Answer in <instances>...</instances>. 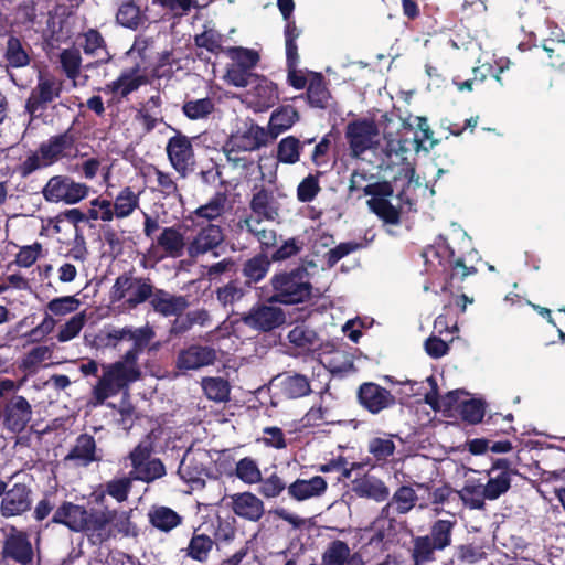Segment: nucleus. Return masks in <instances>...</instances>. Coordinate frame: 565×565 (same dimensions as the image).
<instances>
[{
    "instance_id": "nucleus-1",
    "label": "nucleus",
    "mask_w": 565,
    "mask_h": 565,
    "mask_svg": "<svg viewBox=\"0 0 565 565\" xmlns=\"http://www.w3.org/2000/svg\"><path fill=\"white\" fill-rule=\"evenodd\" d=\"M138 358L139 354L126 352L120 360L102 365L103 374L93 387L96 404H104L107 398L118 395L120 391L141 379Z\"/></svg>"
},
{
    "instance_id": "nucleus-2",
    "label": "nucleus",
    "mask_w": 565,
    "mask_h": 565,
    "mask_svg": "<svg viewBox=\"0 0 565 565\" xmlns=\"http://www.w3.org/2000/svg\"><path fill=\"white\" fill-rule=\"evenodd\" d=\"M270 286L273 295L268 298L269 303L298 305L312 297L310 274L302 265L275 273Z\"/></svg>"
},
{
    "instance_id": "nucleus-3",
    "label": "nucleus",
    "mask_w": 565,
    "mask_h": 565,
    "mask_svg": "<svg viewBox=\"0 0 565 565\" xmlns=\"http://www.w3.org/2000/svg\"><path fill=\"white\" fill-rule=\"evenodd\" d=\"M422 256L425 258L427 271L435 266L431 258L438 260V266L441 268L440 273L444 277L441 290L445 292L451 291L454 288H461L460 284L463 282L468 276L476 275L478 271L475 266H468L463 257L456 256L454 249L445 244L437 247H427Z\"/></svg>"
},
{
    "instance_id": "nucleus-4",
    "label": "nucleus",
    "mask_w": 565,
    "mask_h": 565,
    "mask_svg": "<svg viewBox=\"0 0 565 565\" xmlns=\"http://www.w3.org/2000/svg\"><path fill=\"white\" fill-rule=\"evenodd\" d=\"M154 292V286L149 277L135 276L134 270L119 275L111 287L110 299L114 302L124 301L129 309L149 301Z\"/></svg>"
},
{
    "instance_id": "nucleus-5",
    "label": "nucleus",
    "mask_w": 565,
    "mask_h": 565,
    "mask_svg": "<svg viewBox=\"0 0 565 565\" xmlns=\"http://www.w3.org/2000/svg\"><path fill=\"white\" fill-rule=\"evenodd\" d=\"M224 53L232 60V64L226 70V81L235 87L250 86L258 75L253 73V70L260 61L259 53L243 46L226 47Z\"/></svg>"
},
{
    "instance_id": "nucleus-6",
    "label": "nucleus",
    "mask_w": 565,
    "mask_h": 565,
    "mask_svg": "<svg viewBox=\"0 0 565 565\" xmlns=\"http://www.w3.org/2000/svg\"><path fill=\"white\" fill-rule=\"evenodd\" d=\"M63 85V79L54 75L40 74L38 76V82L31 89L24 105V110L31 119H39L43 116L50 104L61 96Z\"/></svg>"
},
{
    "instance_id": "nucleus-7",
    "label": "nucleus",
    "mask_w": 565,
    "mask_h": 565,
    "mask_svg": "<svg viewBox=\"0 0 565 565\" xmlns=\"http://www.w3.org/2000/svg\"><path fill=\"white\" fill-rule=\"evenodd\" d=\"M41 193L49 203L74 205L88 196L89 186L76 182L71 175L56 174L47 180Z\"/></svg>"
},
{
    "instance_id": "nucleus-8",
    "label": "nucleus",
    "mask_w": 565,
    "mask_h": 565,
    "mask_svg": "<svg viewBox=\"0 0 565 565\" xmlns=\"http://www.w3.org/2000/svg\"><path fill=\"white\" fill-rule=\"evenodd\" d=\"M379 127L372 119L361 118L350 121L345 127V139L350 156L359 159L363 153L379 146Z\"/></svg>"
},
{
    "instance_id": "nucleus-9",
    "label": "nucleus",
    "mask_w": 565,
    "mask_h": 565,
    "mask_svg": "<svg viewBox=\"0 0 565 565\" xmlns=\"http://www.w3.org/2000/svg\"><path fill=\"white\" fill-rule=\"evenodd\" d=\"M170 166L180 178H188L195 168L196 160L191 138L181 131L170 137L166 145Z\"/></svg>"
},
{
    "instance_id": "nucleus-10",
    "label": "nucleus",
    "mask_w": 565,
    "mask_h": 565,
    "mask_svg": "<svg viewBox=\"0 0 565 565\" xmlns=\"http://www.w3.org/2000/svg\"><path fill=\"white\" fill-rule=\"evenodd\" d=\"M34 493L31 486L15 482L11 487L4 481V491L0 501V515L4 519L25 518L33 508Z\"/></svg>"
},
{
    "instance_id": "nucleus-11",
    "label": "nucleus",
    "mask_w": 565,
    "mask_h": 565,
    "mask_svg": "<svg viewBox=\"0 0 565 565\" xmlns=\"http://www.w3.org/2000/svg\"><path fill=\"white\" fill-rule=\"evenodd\" d=\"M0 417L4 429L12 434L22 433L32 418L29 401L15 393L0 402Z\"/></svg>"
},
{
    "instance_id": "nucleus-12",
    "label": "nucleus",
    "mask_w": 565,
    "mask_h": 565,
    "mask_svg": "<svg viewBox=\"0 0 565 565\" xmlns=\"http://www.w3.org/2000/svg\"><path fill=\"white\" fill-rule=\"evenodd\" d=\"M241 321L255 331L270 332L286 322V313L280 307L257 302L242 316Z\"/></svg>"
},
{
    "instance_id": "nucleus-13",
    "label": "nucleus",
    "mask_w": 565,
    "mask_h": 565,
    "mask_svg": "<svg viewBox=\"0 0 565 565\" xmlns=\"http://www.w3.org/2000/svg\"><path fill=\"white\" fill-rule=\"evenodd\" d=\"M356 399L360 406L372 415H377L397 404V398L391 391L374 382L360 384Z\"/></svg>"
},
{
    "instance_id": "nucleus-14",
    "label": "nucleus",
    "mask_w": 565,
    "mask_h": 565,
    "mask_svg": "<svg viewBox=\"0 0 565 565\" xmlns=\"http://www.w3.org/2000/svg\"><path fill=\"white\" fill-rule=\"evenodd\" d=\"M516 473L511 460L498 458L492 461L491 467L486 471L488 480L483 483L490 501H495L508 493L511 489L512 477Z\"/></svg>"
},
{
    "instance_id": "nucleus-15",
    "label": "nucleus",
    "mask_w": 565,
    "mask_h": 565,
    "mask_svg": "<svg viewBox=\"0 0 565 565\" xmlns=\"http://www.w3.org/2000/svg\"><path fill=\"white\" fill-rule=\"evenodd\" d=\"M84 523L81 533H83L93 545L102 546L114 537L110 530V509L108 508H89Z\"/></svg>"
},
{
    "instance_id": "nucleus-16",
    "label": "nucleus",
    "mask_w": 565,
    "mask_h": 565,
    "mask_svg": "<svg viewBox=\"0 0 565 565\" xmlns=\"http://www.w3.org/2000/svg\"><path fill=\"white\" fill-rule=\"evenodd\" d=\"M154 337V331L151 327L145 326L134 328L126 326L120 329H113L105 335V345L116 348L120 341H131L132 347L127 352L140 354L149 345Z\"/></svg>"
},
{
    "instance_id": "nucleus-17",
    "label": "nucleus",
    "mask_w": 565,
    "mask_h": 565,
    "mask_svg": "<svg viewBox=\"0 0 565 565\" xmlns=\"http://www.w3.org/2000/svg\"><path fill=\"white\" fill-rule=\"evenodd\" d=\"M415 486L402 484L392 497L386 500V504L380 511V519L395 521L396 515H405L417 504L419 497L416 493Z\"/></svg>"
},
{
    "instance_id": "nucleus-18",
    "label": "nucleus",
    "mask_w": 565,
    "mask_h": 565,
    "mask_svg": "<svg viewBox=\"0 0 565 565\" xmlns=\"http://www.w3.org/2000/svg\"><path fill=\"white\" fill-rule=\"evenodd\" d=\"M12 530L13 532L7 535L3 541L2 559H12L21 565L31 564L34 553L28 533L18 531L15 527Z\"/></svg>"
},
{
    "instance_id": "nucleus-19",
    "label": "nucleus",
    "mask_w": 565,
    "mask_h": 565,
    "mask_svg": "<svg viewBox=\"0 0 565 565\" xmlns=\"http://www.w3.org/2000/svg\"><path fill=\"white\" fill-rule=\"evenodd\" d=\"M146 83L147 78L141 74V65L136 63L134 66L124 68L118 78L106 84L102 90L105 94H113L115 97L122 99L127 98Z\"/></svg>"
},
{
    "instance_id": "nucleus-20",
    "label": "nucleus",
    "mask_w": 565,
    "mask_h": 565,
    "mask_svg": "<svg viewBox=\"0 0 565 565\" xmlns=\"http://www.w3.org/2000/svg\"><path fill=\"white\" fill-rule=\"evenodd\" d=\"M224 242V233L220 225L207 224L199 230L195 236L188 243L186 254L195 259L209 252H213Z\"/></svg>"
},
{
    "instance_id": "nucleus-21",
    "label": "nucleus",
    "mask_w": 565,
    "mask_h": 565,
    "mask_svg": "<svg viewBox=\"0 0 565 565\" xmlns=\"http://www.w3.org/2000/svg\"><path fill=\"white\" fill-rule=\"evenodd\" d=\"M417 490H425L427 498L419 504L420 509L431 507L433 511L437 514L444 512V505L457 501V489L452 488L449 483L444 482L438 487L430 482H414Z\"/></svg>"
},
{
    "instance_id": "nucleus-22",
    "label": "nucleus",
    "mask_w": 565,
    "mask_h": 565,
    "mask_svg": "<svg viewBox=\"0 0 565 565\" xmlns=\"http://www.w3.org/2000/svg\"><path fill=\"white\" fill-rule=\"evenodd\" d=\"M76 137L73 128L70 127L64 132L52 136L47 141L39 146V151L43 154V159L52 164L58 160L68 157L70 152L74 149Z\"/></svg>"
},
{
    "instance_id": "nucleus-23",
    "label": "nucleus",
    "mask_w": 565,
    "mask_h": 565,
    "mask_svg": "<svg viewBox=\"0 0 565 565\" xmlns=\"http://www.w3.org/2000/svg\"><path fill=\"white\" fill-rule=\"evenodd\" d=\"M216 351L207 345L192 344L179 352L177 367L182 371L198 370L214 364Z\"/></svg>"
},
{
    "instance_id": "nucleus-24",
    "label": "nucleus",
    "mask_w": 565,
    "mask_h": 565,
    "mask_svg": "<svg viewBox=\"0 0 565 565\" xmlns=\"http://www.w3.org/2000/svg\"><path fill=\"white\" fill-rule=\"evenodd\" d=\"M149 302L152 309L163 317H179L189 307V301L184 296L172 295L156 287Z\"/></svg>"
},
{
    "instance_id": "nucleus-25",
    "label": "nucleus",
    "mask_w": 565,
    "mask_h": 565,
    "mask_svg": "<svg viewBox=\"0 0 565 565\" xmlns=\"http://www.w3.org/2000/svg\"><path fill=\"white\" fill-rule=\"evenodd\" d=\"M65 461L75 462L77 466L87 467L93 462L102 460L97 455L95 438L89 434H81L75 439L74 446L64 458Z\"/></svg>"
},
{
    "instance_id": "nucleus-26",
    "label": "nucleus",
    "mask_w": 565,
    "mask_h": 565,
    "mask_svg": "<svg viewBox=\"0 0 565 565\" xmlns=\"http://www.w3.org/2000/svg\"><path fill=\"white\" fill-rule=\"evenodd\" d=\"M352 491L359 498L384 502L390 498V488L383 480L372 475H364L352 481Z\"/></svg>"
},
{
    "instance_id": "nucleus-27",
    "label": "nucleus",
    "mask_w": 565,
    "mask_h": 565,
    "mask_svg": "<svg viewBox=\"0 0 565 565\" xmlns=\"http://www.w3.org/2000/svg\"><path fill=\"white\" fill-rule=\"evenodd\" d=\"M233 512L245 520L256 522L264 515L263 501L252 492L236 493L231 497Z\"/></svg>"
},
{
    "instance_id": "nucleus-28",
    "label": "nucleus",
    "mask_w": 565,
    "mask_h": 565,
    "mask_svg": "<svg viewBox=\"0 0 565 565\" xmlns=\"http://www.w3.org/2000/svg\"><path fill=\"white\" fill-rule=\"evenodd\" d=\"M271 262L265 253L256 254L246 259L239 270V276L244 286L252 288L260 282L268 274Z\"/></svg>"
},
{
    "instance_id": "nucleus-29",
    "label": "nucleus",
    "mask_w": 565,
    "mask_h": 565,
    "mask_svg": "<svg viewBox=\"0 0 565 565\" xmlns=\"http://www.w3.org/2000/svg\"><path fill=\"white\" fill-rule=\"evenodd\" d=\"M87 508L84 505L75 504L70 501H64L54 512L52 523L62 524L73 532L81 533Z\"/></svg>"
},
{
    "instance_id": "nucleus-30",
    "label": "nucleus",
    "mask_w": 565,
    "mask_h": 565,
    "mask_svg": "<svg viewBox=\"0 0 565 565\" xmlns=\"http://www.w3.org/2000/svg\"><path fill=\"white\" fill-rule=\"evenodd\" d=\"M227 140L231 141L233 147L250 152L267 145L268 131L256 124H252L245 131L231 135Z\"/></svg>"
},
{
    "instance_id": "nucleus-31",
    "label": "nucleus",
    "mask_w": 565,
    "mask_h": 565,
    "mask_svg": "<svg viewBox=\"0 0 565 565\" xmlns=\"http://www.w3.org/2000/svg\"><path fill=\"white\" fill-rule=\"evenodd\" d=\"M156 246L163 252L162 257L179 258L184 255L188 244L179 227L169 226L162 228Z\"/></svg>"
},
{
    "instance_id": "nucleus-32",
    "label": "nucleus",
    "mask_w": 565,
    "mask_h": 565,
    "mask_svg": "<svg viewBox=\"0 0 565 565\" xmlns=\"http://www.w3.org/2000/svg\"><path fill=\"white\" fill-rule=\"evenodd\" d=\"M327 488L328 483L321 476H315L308 480L298 478L287 487V493L295 501H305L320 497Z\"/></svg>"
},
{
    "instance_id": "nucleus-33",
    "label": "nucleus",
    "mask_w": 565,
    "mask_h": 565,
    "mask_svg": "<svg viewBox=\"0 0 565 565\" xmlns=\"http://www.w3.org/2000/svg\"><path fill=\"white\" fill-rule=\"evenodd\" d=\"M469 510H486V501H490L486 487L480 479H468L460 490H457V501Z\"/></svg>"
},
{
    "instance_id": "nucleus-34",
    "label": "nucleus",
    "mask_w": 565,
    "mask_h": 565,
    "mask_svg": "<svg viewBox=\"0 0 565 565\" xmlns=\"http://www.w3.org/2000/svg\"><path fill=\"white\" fill-rule=\"evenodd\" d=\"M306 96L308 104L313 108L327 109L330 106L332 96L321 73L310 72Z\"/></svg>"
},
{
    "instance_id": "nucleus-35",
    "label": "nucleus",
    "mask_w": 565,
    "mask_h": 565,
    "mask_svg": "<svg viewBox=\"0 0 565 565\" xmlns=\"http://www.w3.org/2000/svg\"><path fill=\"white\" fill-rule=\"evenodd\" d=\"M253 98L254 104L259 109H268L273 107L279 99L277 85L263 75H257L253 79Z\"/></svg>"
},
{
    "instance_id": "nucleus-36",
    "label": "nucleus",
    "mask_w": 565,
    "mask_h": 565,
    "mask_svg": "<svg viewBox=\"0 0 565 565\" xmlns=\"http://www.w3.org/2000/svg\"><path fill=\"white\" fill-rule=\"evenodd\" d=\"M140 206V192L131 186L122 188L113 201L116 218H127Z\"/></svg>"
},
{
    "instance_id": "nucleus-37",
    "label": "nucleus",
    "mask_w": 565,
    "mask_h": 565,
    "mask_svg": "<svg viewBox=\"0 0 565 565\" xmlns=\"http://www.w3.org/2000/svg\"><path fill=\"white\" fill-rule=\"evenodd\" d=\"M299 119L297 109L291 105H282L273 111L269 119V131L273 138L290 129Z\"/></svg>"
},
{
    "instance_id": "nucleus-38",
    "label": "nucleus",
    "mask_w": 565,
    "mask_h": 565,
    "mask_svg": "<svg viewBox=\"0 0 565 565\" xmlns=\"http://www.w3.org/2000/svg\"><path fill=\"white\" fill-rule=\"evenodd\" d=\"M116 21L135 31L147 21V17L134 0H125L117 10Z\"/></svg>"
},
{
    "instance_id": "nucleus-39",
    "label": "nucleus",
    "mask_w": 565,
    "mask_h": 565,
    "mask_svg": "<svg viewBox=\"0 0 565 565\" xmlns=\"http://www.w3.org/2000/svg\"><path fill=\"white\" fill-rule=\"evenodd\" d=\"M131 510L118 511L110 509V530L114 534L113 539H116L118 535L124 537H137L139 535L137 525L131 521Z\"/></svg>"
},
{
    "instance_id": "nucleus-40",
    "label": "nucleus",
    "mask_w": 565,
    "mask_h": 565,
    "mask_svg": "<svg viewBox=\"0 0 565 565\" xmlns=\"http://www.w3.org/2000/svg\"><path fill=\"white\" fill-rule=\"evenodd\" d=\"M249 206L256 215L267 221H274L278 216V211L274 206V196L265 188L253 194Z\"/></svg>"
},
{
    "instance_id": "nucleus-41",
    "label": "nucleus",
    "mask_w": 565,
    "mask_h": 565,
    "mask_svg": "<svg viewBox=\"0 0 565 565\" xmlns=\"http://www.w3.org/2000/svg\"><path fill=\"white\" fill-rule=\"evenodd\" d=\"M455 525L456 521L438 519L431 523L429 534L425 536H428L429 541L438 547V551H444L451 545Z\"/></svg>"
},
{
    "instance_id": "nucleus-42",
    "label": "nucleus",
    "mask_w": 565,
    "mask_h": 565,
    "mask_svg": "<svg viewBox=\"0 0 565 565\" xmlns=\"http://www.w3.org/2000/svg\"><path fill=\"white\" fill-rule=\"evenodd\" d=\"M412 543L411 557L414 565H426L436 561L435 552L438 547L429 541L428 536H413Z\"/></svg>"
},
{
    "instance_id": "nucleus-43",
    "label": "nucleus",
    "mask_w": 565,
    "mask_h": 565,
    "mask_svg": "<svg viewBox=\"0 0 565 565\" xmlns=\"http://www.w3.org/2000/svg\"><path fill=\"white\" fill-rule=\"evenodd\" d=\"M282 394L291 399L301 398L311 393L309 379L300 373L287 375L281 381Z\"/></svg>"
},
{
    "instance_id": "nucleus-44",
    "label": "nucleus",
    "mask_w": 565,
    "mask_h": 565,
    "mask_svg": "<svg viewBox=\"0 0 565 565\" xmlns=\"http://www.w3.org/2000/svg\"><path fill=\"white\" fill-rule=\"evenodd\" d=\"M249 291L250 289L244 286L241 277L236 276L216 289V298L226 307L242 300Z\"/></svg>"
},
{
    "instance_id": "nucleus-45",
    "label": "nucleus",
    "mask_w": 565,
    "mask_h": 565,
    "mask_svg": "<svg viewBox=\"0 0 565 565\" xmlns=\"http://www.w3.org/2000/svg\"><path fill=\"white\" fill-rule=\"evenodd\" d=\"M129 473L134 480L150 483L164 477L167 471L160 458H149L138 469L132 468Z\"/></svg>"
},
{
    "instance_id": "nucleus-46",
    "label": "nucleus",
    "mask_w": 565,
    "mask_h": 565,
    "mask_svg": "<svg viewBox=\"0 0 565 565\" xmlns=\"http://www.w3.org/2000/svg\"><path fill=\"white\" fill-rule=\"evenodd\" d=\"M313 139H309L300 143L299 139L294 136L282 138L277 147V159L279 162L294 164L299 161L300 150L306 143H311Z\"/></svg>"
},
{
    "instance_id": "nucleus-47",
    "label": "nucleus",
    "mask_w": 565,
    "mask_h": 565,
    "mask_svg": "<svg viewBox=\"0 0 565 565\" xmlns=\"http://www.w3.org/2000/svg\"><path fill=\"white\" fill-rule=\"evenodd\" d=\"M149 520L153 527L169 532L182 522L181 515L168 507H159L149 513Z\"/></svg>"
},
{
    "instance_id": "nucleus-48",
    "label": "nucleus",
    "mask_w": 565,
    "mask_h": 565,
    "mask_svg": "<svg viewBox=\"0 0 565 565\" xmlns=\"http://www.w3.org/2000/svg\"><path fill=\"white\" fill-rule=\"evenodd\" d=\"M213 545L214 541L212 537L195 531L186 547V555L196 562L205 563L209 559Z\"/></svg>"
},
{
    "instance_id": "nucleus-49",
    "label": "nucleus",
    "mask_w": 565,
    "mask_h": 565,
    "mask_svg": "<svg viewBox=\"0 0 565 565\" xmlns=\"http://www.w3.org/2000/svg\"><path fill=\"white\" fill-rule=\"evenodd\" d=\"M81 38L83 42L79 45L86 55L96 56L100 51H104L107 57L100 58L99 62L106 63L110 60V55L106 50V41L97 29H88Z\"/></svg>"
},
{
    "instance_id": "nucleus-50",
    "label": "nucleus",
    "mask_w": 565,
    "mask_h": 565,
    "mask_svg": "<svg viewBox=\"0 0 565 565\" xmlns=\"http://www.w3.org/2000/svg\"><path fill=\"white\" fill-rule=\"evenodd\" d=\"M350 553L351 550L347 542L334 540L323 551L320 565H345Z\"/></svg>"
},
{
    "instance_id": "nucleus-51",
    "label": "nucleus",
    "mask_w": 565,
    "mask_h": 565,
    "mask_svg": "<svg viewBox=\"0 0 565 565\" xmlns=\"http://www.w3.org/2000/svg\"><path fill=\"white\" fill-rule=\"evenodd\" d=\"M369 209L383 222L396 225L401 221V211L394 206L390 200L369 199L366 202Z\"/></svg>"
},
{
    "instance_id": "nucleus-52",
    "label": "nucleus",
    "mask_w": 565,
    "mask_h": 565,
    "mask_svg": "<svg viewBox=\"0 0 565 565\" xmlns=\"http://www.w3.org/2000/svg\"><path fill=\"white\" fill-rule=\"evenodd\" d=\"M202 388L206 397L211 401L225 402L230 397V383L222 377L203 379Z\"/></svg>"
},
{
    "instance_id": "nucleus-53",
    "label": "nucleus",
    "mask_w": 565,
    "mask_h": 565,
    "mask_svg": "<svg viewBox=\"0 0 565 565\" xmlns=\"http://www.w3.org/2000/svg\"><path fill=\"white\" fill-rule=\"evenodd\" d=\"M89 221L111 222L116 218L110 199L98 195L89 202L87 210Z\"/></svg>"
},
{
    "instance_id": "nucleus-54",
    "label": "nucleus",
    "mask_w": 565,
    "mask_h": 565,
    "mask_svg": "<svg viewBox=\"0 0 565 565\" xmlns=\"http://www.w3.org/2000/svg\"><path fill=\"white\" fill-rule=\"evenodd\" d=\"M215 105L210 97L188 100L182 106L183 114L191 120L207 118L214 111Z\"/></svg>"
},
{
    "instance_id": "nucleus-55",
    "label": "nucleus",
    "mask_w": 565,
    "mask_h": 565,
    "mask_svg": "<svg viewBox=\"0 0 565 565\" xmlns=\"http://www.w3.org/2000/svg\"><path fill=\"white\" fill-rule=\"evenodd\" d=\"M287 338L292 345L303 350H310L318 341L317 332L306 324L294 327Z\"/></svg>"
},
{
    "instance_id": "nucleus-56",
    "label": "nucleus",
    "mask_w": 565,
    "mask_h": 565,
    "mask_svg": "<svg viewBox=\"0 0 565 565\" xmlns=\"http://www.w3.org/2000/svg\"><path fill=\"white\" fill-rule=\"evenodd\" d=\"M4 57L8 64L15 68L24 67L30 63L29 54L23 49L20 39L15 36H10L8 39Z\"/></svg>"
},
{
    "instance_id": "nucleus-57",
    "label": "nucleus",
    "mask_w": 565,
    "mask_h": 565,
    "mask_svg": "<svg viewBox=\"0 0 565 565\" xmlns=\"http://www.w3.org/2000/svg\"><path fill=\"white\" fill-rule=\"evenodd\" d=\"M132 481L134 478L129 473L128 476L114 478L107 481L103 487H105V492H107L108 495L121 503L127 501L132 488Z\"/></svg>"
},
{
    "instance_id": "nucleus-58",
    "label": "nucleus",
    "mask_w": 565,
    "mask_h": 565,
    "mask_svg": "<svg viewBox=\"0 0 565 565\" xmlns=\"http://www.w3.org/2000/svg\"><path fill=\"white\" fill-rule=\"evenodd\" d=\"M225 194L217 192L206 204L199 206L194 214L200 218H205L210 222L214 221L225 212Z\"/></svg>"
},
{
    "instance_id": "nucleus-59",
    "label": "nucleus",
    "mask_w": 565,
    "mask_h": 565,
    "mask_svg": "<svg viewBox=\"0 0 565 565\" xmlns=\"http://www.w3.org/2000/svg\"><path fill=\"white\" fill-rule=\"evenodd\" d=\"M61 67L65 76L75 81L81 73L82 57L76 49H65L60 54Z\"/></svg>"
},
{
    "instance_id": "nucleus-60",
    "label": "nucleus",
    "mask_w": 565,
    "mask_h": 565,
    "mask_svg": "<svg viewBox=\"0 0 565 565\" xmlns=\"http://www.w3.org/2000/svg\"><path fill=\"white\" fill-rule=\"evenodd\" d=\"M178 473L186 482L204 484L202 477L205 475V468L194 458L184 457L180 462Z\"/></svg>"
},
{
    "instance_id": "nucleus-61",
    "label": "nucleus",
    "mask_w": 565,
    "mask_h": 565,
    "mask_svg": "<svg viewBox=\"0 0 565 565\" xmlns=\"http://www.w3.org/2000/svg\"><path fill=\"white\" fill-rule=\"evenodd\" d=\"M235 475L247 484H254L262 481V472L256 461L250 457H244L236 463Z\"/></svg>"
},
{
    "instance_id": "nucleus-62",
    "label": "nucleus",
    "mask_w": 565,
    "mask_h": 565,
    "mask_svg": "<svg viewBox=\"0 0 565 565\" xmlns=\"http://www.w3.org/2000/svg\"><path fill=\"white\" fill-rule=\"evenodd\" d=\"M151 170L157 179V191H159L164 198L181 196L179 186L172 173L166 172L156 166H151Z\"/></svg>"
},
{
    "instance_id": "nucleus-63",
    "label": "nucleus",
    "mask_w": 565,
    "mask_h": 565,
    "mask_svg": "<svg viewBox=\"0 0 565 565\" xmlns=\"http://www.w3.org/2000/svg\"><path fill=\"white\" fill-rule=\"evenodd\" d=\"M458 412L463 422L475 425L480 423L484 416V404L473 398L462 401Z\"/></svg>"
},
{
    "instance_id": "nucleus-64",
    "label": "nucleus",
    "mask_w": 565,
    "mask_h": 565,
    "mask_svg": "<svg viewBox=\"0 0 565 565\" xmlns=\"http://www.w3.org/2000/svg\"><path fill=\"white\" fill-rule=\"evenodd\" d=\"M319 174H309L302 179L297 188V199L301 203L312 202L321 191Z\"/></svg>"
}]
</instances>
